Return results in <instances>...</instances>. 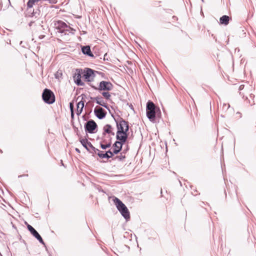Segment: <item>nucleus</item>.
<instances>
[{"label":"nucleus","instance_id":"nucleus-19","mask_svg":"<svg viewBox=\"0 0 256 256\" xmlns=\"http://www.w3.org/2000/svg\"><path fill=\"white\" fill-rule=\"evenodd\" d=\"M230 21V17L228 16L224 15L220 18V22L222 24L226 26L228 24Z\"/></svg>","mask_w":256,"mask_h":256},{"label":"nucleus","instance_id":"nucleus-24","mask_svg":"<svg viewBox=\"0 0 256 256\" xmlns=\"http://www.w3.org/2000/svg\"><path fill=\"white\" fill-rule=\"evenodd\" d=\"M96 152H98L97 154L100 158H104V157H108L106 154H104L103 153L102 151H100V150H97Z\"/></svg>","mask_w":256,"mask_h":256},{"label":"nucleus","instance_id":"nucleus-27","mask_svg":"<svg viewBox=\"0 0 256 256\" xmlns=\"http://www.w3.org/2000/svg\"><path fill=\"white\" fill-rule=\"evenodd\" d=\"M125 158V156H122V155H120V156H116L114 159H118L119 160H123L124 158Z\"/></svg>","mask_w":256,"mask_h":256},{"label":"nucleus","instance_id":"nucleus-36","mask_svg":"<svg viewBox=\"0 0 256 256\" xmlns=\"http://www.w3.org/2000/svg\"><path fill=\"white\" fill-rule=\"evenodd\" d=\"M6 44H10V40H9V42H6Z\"/></svg>","mask_w":256,"mask_h":256},{"label":"nucleus","instance_id":"nucleus-3","mask_svg":"<svg viewBox=\"0 0 256 256\" xmlns=\"http://www.w3.org/2000/svg\"><path fill=\"white\" fill-rule=\"evenodd\" d=\"M159 112L160 110L156 107L154 103L151 101H148L146 104V116L151 121L155 119L156 114Z\"/></svg>","mask_w":256,"mask_h":256},{"label":"nucleus","instance_id":"nucleus-4","mask_svg":"<svg viewBox=\"0 0 256 256\" xmlns=\"http://www.w3.org/2000/svg\"><path fill=\"white\" fill-rule=\"evenodd\" d=\"M114 202L116 206V208L120 212L122 216L126 220H128L130 218V212L122 202L117 198H115L114 200Z\"/></svg>","mask_w":256,"mask_h":256},{"label":"nucleus","instance_id":"nucleus-14","mask_svg":"<svg viewBox=\"0 0 256 256\" xmlns=\"http://www.w3.org/2000/svg\"><path fill=\"white\" fill-rule=\"evenodd\" d=\"M41 12L38 6L36 9H32V12H27V16L29 17L38 18Z\"/></svg>","mask_w":256,"mask_h":256},{"label":"nucleus","instance_id":"nucleus-11","mask_svg":"<svg viewBox=\"0 0 256 256\" xmlns=\"http://www.w3.org/2000/svg\"><path fill=\"white\" fill-rule=\"evenodd\" d=\"M94 113L96 116L101 120L105 118L106 112L101 107L96 106L94 110Z\"/></svg>","mask_w":256,"mask_h":256},{"label":"nucleus","instance_id":"nucleus-25","mask_svg":"<svg viewBox=\"0 0 256 256\" xmlns=\"http://www.w3.org/2000/svg\"><path fill=\"white\" fill-rule=\"evenodd\" d=\"M104 154H106L108 157H104V158H109L114 156V153H113V152H112L110 150H108Z\"/></svg>","mask_w":256,"mask_h":256},{"label":"nucleus","instance_id":"nucleus-32","mask_svg":"<svg viewBox=\"0 0 256 256\" xmlns=\"http://www.w3.org/2000/svg\"><path fill=\"white\" fill-rule=\"evenodd\" d=\"M70 113H71V118L72 119L74 118V110H72V112H70Z\"/></svg>","mask_w":256,"mask_h":256},{"label":"nucleus","instance_id":"nucleus-10","mask_svg":"<svg viewBox=\"0 0 256 256\" xmlns=\"http://www.w3.org/2000/svg\"><path fill=\"white\" fill-rule=\"evenodd\" d=\"M95 72H98L95 71L90 68H86L84 71L83 77L88 81H90V78H94L95 77Z\"/></svg>","mask_w":256,"mask_h":256},{"label":"nucleus","instance_id":"nucleus-7","mask_svg":"<svg viewBox=\"0 0 256 256\" xmlns=\"http://www.w3.org/2000/svg\"><path fill=\"white\" fill-rule=\"evenodd\" d=\"M80 142L86 149L92 154H96L98 149L94 148L86 138L80 139Z\"/></svg>","mask_w":256,"mask_h":256},{"label":"nucleus","instance_id":"nucleus-1","mask_svg":"<svg viewBox=\"0 0 256 256\" xmlns=\"http://www.w3.org/2000/svg\"><path fill=\"white\" fill-rule=\"evenodd\" d=\"M116 125L117 132L116 138L124 140H127L128 137V132L129 130V126L128 122L124 120L122 118L118 116L115 117L114 114H112Z\"/></svg>","mask_w":256,"mask_h":256},{"label":"nucleus","instance_id":"nucleus-26","mask_svg":"<svg viewBox=\"0 0 256 256\" xmlns=\"http://www.w3.org/2000/svg\"><path fill=\"white\" fill-rule=\"evenodd\" d=\"M108 138H110V136L106 137V136H102V141L101 142H102V144L108 143Z\"/></svg>","mask_w":256,"mask_h":256},{"label":"nucleus","instance_id":"nucleus-18","mask_svg":"<svg viewBox=\"0 0 256 256\" xmlns=\"http://www.w3.org/2000/svg\"><path fill=\"white\" fill-rule=\"evenodd\" d=\"M76 114L79 116L81 114L84 106V102L81 100L77 104Z\"/></svg>","mask_w":256,"mask_h":256},{"label":"nucleus","instance_id":"nucleus-21","mask_svg":"<svg viewBox=\"0 0 256 256\" xmlns=\"http://www.w3.org/2000/svg\"><path fill=\"white\" fill-rule=\"evenodd\" d=\"M26 224L28 230L30 232L33 236H35V234L38 232L32 226L30 225L28 223H26Z\"/></svg>","mask_w":256,"mask_h":256},{"label":"nucleus","instance_id":"nucleus-6","mask_svg":"<svg viewBox=\"0 0 256 256\" xmlns=\"http://www.w3.org/2000/svg\"><path fill=\"white\" fill-rule=\"evenodd\" d=\"M94 90L98 91H110L113 88V84L110 82L102 80L99 84L98 87L94 86H91Z\"/></svg>","mask_w":256,"mask_h":256},{"label":"nucleus","instance_id":"nucleus-2","mask_svg":"<svg viewBox=\"0 0 256 256\" xmlns=\"http://www.w3.org/2000/svg\"><path fill=\"white\" fill-rule=\"evenodd\" d=\"M54 27L56 30L57 32L64 35L68 34L70 32L74 34V32L76 31L74 29L68 26L62 20H54Z\"/></svg>","mask_w":256,"mask_h":256},{"label":"nucleus","instance_id":"nucleus-17","mask_svg":"<svg viewBox=\"0 0 256 256\" xmlns=\"http://www.w3.org/2000/svg\"><path fill=\"white\" fill-rule=\"evenodd\" d=\"M39 2H40V0H28L26 4L27 12H32L34 5L38 4Z\"/></svg>","mask_w":256,"mask_h":256},{"label":"nucleus","instance_id":"nucleus-5","mask_svg":"<svg viewBox=\"0 0 256 256\" xmlns=\"http://www.w3.org/2000/svg\"><path fill=\"white\" fill-rule=\"evenodd\" d=\"M42 98L44 101L48 104H52L55 101V96L54 93L52 90L48 88L44 90Z\"/></svg>","mask_w":256,"mask_h":256},{"label":"nucleus","instance_id":"nucleus-31","mask_svg":"<svg viewBox=\"0 0 256 256\" xmlns=\"http://www.w3.org/2000/svg\"><path fill=\"white\" fill-rule=\"evenodd\" d=\"M62 75V73H58H58L55 74V76H56V78H58L60 76H61Z\"/></svg>","mask_w":256,"mask_h":256},{"label":"nucleus","instance_id":"nucleus-15","mask_svg":"<svg viewBox=\"0 0 256 256\" xmlns=\"http://www.w3.org/2000/svg\"><path fill=\"white\" fill-rule=\"evenodd\" d=\"M90 98L92 100H95L96 104L104 106V108H107L108 110H110L108 107V106L104 102L102 97H101L100 96H98L95 98L90 97Z\"/></svg>","mask_w":256,"mask_h":256},{"label":"nucleus","instance_id":"nucleus-12","mask_svg":"<svg viewBox=\"0 0 256 256\" xmlns=\"http://www.w3.org/2000/svg\"><path fill=\"white\" fill-rule=\"evenodd\" d=\"M113 130L114 128H112L111 125L109 124L105 125L103 128V136H106V134L109 135L108 136H114V132H113Z\"/></svg>","mask_w":256,"mask_h":256},{"label":"nucleus","instance_id":"nucleus-39","mask_svg":"<svg viewBox=\"0 0 256 256\" xmlns=\"http://www.w3.org/2000/svg\"><path fill=\"white\" fill-rule=\"evenodd\" d=\"M230 104H228V108H230Z\"/></svg>","mask_w":256,"mask_h":256},{"label":"nucleus","instance_id":"nucleus-35","mask_svg":"<svg viewBox=\"0 0 256 256\" xmlns=\"http://www.w3.org/2000/svg\"><path fill=\"white\" fill-rule=\"evenodd\" d=\"M32 22H31L29 24V26H32Z\"/></svg>","mask_w":256,"mask_h":256},{"label":"nucleus","instance_id":"nucleus-40","mask_svg":"<svg viewBox=\"0 0 256 256\" xmlns=\"http://www.w3.org/2000/svg\"><path fill=\"white\" fill-rule=\"evenodd\" d=\"M226 106V104H224V106Z\"/></svg>","mask_w":256,"mask_h":256},{"label":"nucleus","instance_id":"nucleus-13","mask_svg":"<svg viewBox=\"0 0 256 256\" xmlns=\"http://www.w3.org/2000/svg\"><path fill=\"white\" fill-rule=\"evenodd\" d=\"M81 73L80 70H76V72L74 74V78L76 84L78 86H82L84 85V83L81 80Z\"/></svg>","mask_w":256,"mask_h":256},{"label":"nucleus","instance_id":"nucleus-41","mask_svg":"<svg viewBox=\"0 0 256 256\" xmlns=\"http://www.w3.org/2000/svg\"><path fill=\"white\" fill-rule=\"evenodd\" d=\"M250 105H252V104H254L253 103H250Z\"/></svg>","mask_w":256,"mask_h":256},{"label":"nucleus","instance_id":"nucleus-30","mask_svg":"<svg viewBox=\"0 0 256 256\" xmlns=\"http://www.w3.org/2000/svg\"><path fill=\"white\" fill-rule=\"evenodd\" d=\"M70 112H72V110H74V106L72 102L70 103Z\"/></svg>","mask_w":256,"mask_h":256},{"label":"nucleus","instance_id":"nucleus-37","mask_svg":"<svg viewBox=\"0 0 256 256\" xmlns=\"http://www.w3.org/2000/svg\"><path fill=\"white\" fill-rule=\"evenodd\" d=\"M0 153H2V154L3 152H2V150H0Z\"/></svg>","mask_w":256,"mask_h":256},{"label":"nucleus","instance_id":"nucleus-38","mask_svg":"<svg viewBox=\"0 0 256 256\" xmlns=\"http://www.w3.org/2000/svg\"><path fill=\"white\" fill-rule=\"evenodd\" d=\"M254 95H252V94H251V95H250V97H251V98L254 97Z\"/></svg>","mask_w":256,"mask_h":256},{"label":"nucleus","instance_id":"nucleus-22","mask_svg":"<svg viewBox=\"0 0 256 256\" xmlns=\"http://www.w3.org/2000/svg\"><path fill=\"white\" fill-rule=\"evenodd\" d=\"M102 94L106 100H110L111 95L109 92L104 91L102 92Z\"/></svg>","mask_w":256,"mask_h":256},{"label":"nucleus","instance_id":"nucleus-28","mask_svg":"<svg viewBox=\"0 0 256 256\" xmlns=\"http://www.w3.org/2000/svg\"><path fill=\"white\" fill-rule=\"evenodd\" d=\"M236 118H240L242 117V114L240 112H237L236 114Z\"/></svg>","mask_w":256,"mask_h":256},{"label":"nucleus","instance_id":"nucleus-33","mask_svg":"<svg viewBox=\"0 0 256 256\" xmlns=\"http://www.w3.org/2000/svg\"><path fill=\"white\" fill-rule=\"evenodd\" d=\"M244 86L243 85H241V86H240V87H239V90H242V89H243Z\"/></svg>","mask_w":256,"mask_h":256},{"label":"nucleus","instance_id":"nucleus-16","mask_svg":"<svg viewBox=\"0 0 256 256\" xmlns=\"http://www.w3.org/2000/svg\"><path fill=\"white\" fill-rule=\"evenodd\" d=\"M82 52L86 55H87L90 57L94 58V56L92 54L90 46H83L82 47Z\"/></svg>","mask_w":256,"mask_h":256},{"label":"nucleus","instance_id":"nucleus-20","mask_svg":"<svg viewBox=\"0 0 256 256\" xmlns=\"http://www.w3.org/2000/svg\"><path fill=\"white\" fill-rule=\"evenodd\" d=\"M111 138H108V142L106 144H102L100 142V148L103 150H106L111 146Z\"/></svg>","mask_w":256,"mask_h":256},{"label":"nucleus","instance_id":"nucleus-42","mask_svg":"<svg viewBox=\"0 0 256 256\" xmlns=\"http://www.w3.org/2000/svg\"><path fill=\"white\" fill-rule=\"evenodd\" d=\"M1 256H2L1 255Z\"/></svg>","mask_w":256,"mask_h":256},{"label":"nucleus","instance_id":"nucleus-9","mask_svg":"<svg viewBox=\"0 0 256 256\" xmlns=\"http://www.w3.org/2000/svg\"><path fill=\"white\" fill-rule=\"evenodd\" d=\"M118 140L119 141H116L113 144L114 149L112 152L114 154H118L122 150V145L126 142L127 140Z\"/></svg>","mask_w":256,"mask_h":256},{"label":"nucleus","instance_id":"nucleus-8","mask_svg":"<svg viewBox=\"0 0 256 256\" xmlns=\"http://www.w3.org/2000/svg\"><path fill=\"white\" fill-rule=\"evenodd\" d=\"M97 127V124L92 120H89L84 124V129L86 132L90 134L94 133V130Z\"/></svg>","mask_w":256,"mask_h":256},{"label":"nucleus","instance_id":"nucleus-34","mask_svg":"<svg viewBox=\"0 0 256 256\" xmlns=\"http://www.w3.org/2000/svg\"><path fill=\"white\" fill-rule=\"evenodd\" d=\"M76 152H80V150H78V148H76Z\"/></svg>","mask_w":256,"mask_h":256},{"label":"nucleus","instance_id":"nucleus-29","mask_svg":"<svg viewBox=\"0 0 256 256\" xmlns=\"http://www.w3.org/2000/svg\"><path fill=\"white\" fill-rule=\"evenodd\" d=\"M57 0H48V2L50 3V4H56L57 3Z\"/></svg>","mask_w":256,"mask_h":256},{"label":"nucleus","instance_id":"nucleus-23","mask_svg":"<svg viewBox=\"0 0 256 256\" xmlns=\"http://www.w3.org/2000/svg\"><path fill=\"white\" fill-rule=\"evenodd\" d=\"M34 236L39 241L40 243L42 244H44L42 238L38 232H37Z\"/></svg>","mask_w":256,"mask_h":256}]
</instances>
